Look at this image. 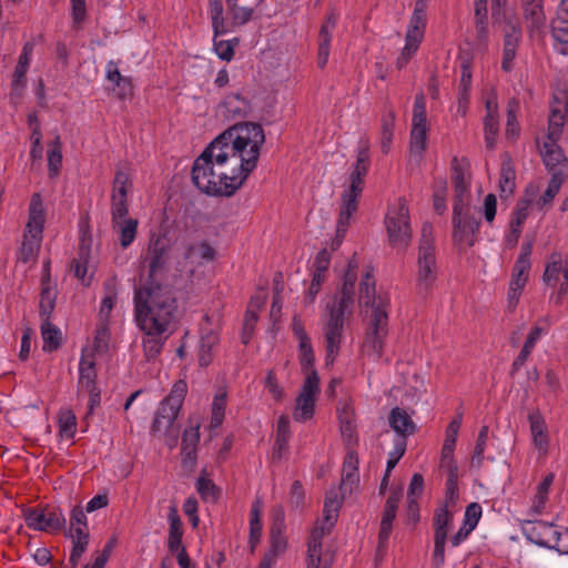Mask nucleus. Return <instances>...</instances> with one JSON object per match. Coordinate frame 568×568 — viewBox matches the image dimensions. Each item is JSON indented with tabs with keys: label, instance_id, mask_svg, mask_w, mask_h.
<instances>
[{
	"label": "nucleus",
	"instance_id": "nucleus-1",
	"mask_svg": "<svg viewBox=\"0 0 568 568\" xmlns=\"http://www.w3.org/2000/svg\"><path fill=\"white\" fill-rule=\"evenodd\" d=\"M264 142L265 133L260 123L237 122L214 138L205 150L217 165L230 162V173L243 184L256 168Z\"/></svg>",
	"mask_w": 568,
	"mask_h": 568
},
{
	"label": "nucleus",
	"instance_id": "nucleus-2",
	"mask_svg": "<svg viewBox=\"0 0 568 568\" xmlns=\"http://www.w3.org/2000/svg\"><path fill=\"white\" fill-rule=\"evenodd\" d=\"M135 321L146 335L162 334L178 311V300L170 285L146 278L134 292Z\"/></svg>",
	"mask_w": 568,
	"mask_h": 568
},
{
	"label": "nucleus",
	"instance_id": "nucleus-3",
	"mask_svg": "<svg viewBox=\"0 0 568 568\" xmlns=\"http://www.w3.org/2000/svg\"><path fill=\"white\" fill-rule=\"evenodd\" d=\"M213 155L204 149L193 162L192 183L209 196H232L243 184L230 172L215 173Z\"/></svg>",
	"mask_w": 568,
	"mask_h": 568
},
{
	"label": "nucleus",
	"instance_id": "nucleus-4",
	"mask_svg": "<svg viewBox=\"0 0 568 568\" xmlns=\"http://www.w3.org/2000/svg\"><path fill=\"white\" fill-rule=\"evenodd\" d=\"M342 506V499L338 498V494L335 489H329L325 494L324 500V521L327 527L323 526L321 529H314L311 532L307 542V558L306 568H331L334 560V555L322 552V539L326 532L335 526L337 521L338 510Z\"/></svg>",
	"mask_w": 568,
	"mask_h": 568
},
{
	"label": "nucleus",
	"instance_id": "nucleus-5",
	"mask_svg": "<svg viewBox=\"0 0 568 568\" xmlns=\"http://www.w3.org/2000/svg\"><path fill=\"white\" fill-rule=\"evenodd\" d=\"M169 216L160 225L158 234H152L148 244L149 272L146 278H155L159 271L165 270L173 257L178 237L166 223Z\"/></svg>",
	"mask_w": 568,
	"mask_h": 568
},
{
	"label": "nucleus",
	"instance_id": "nucleus-6",
	"mask_svg": "<svg viewBox=\"0 0 568 568\" xmlns=\"http://www.w3.org/2000/svg\"><path fill=\"white\" fill-rule=\"evenodd\" d=\"M437 278V265L433 239V226L425 222L422 227V237L418 250V294L426 295Z\"/></svg>",
	"mask_w": 568,
	"mask_h": 568
},
{
	"label": "nucleus",
	"instance_id": "nucleus-7",
	"mask_svg": "<svg viewBox=\"0 0 568 568\" xmlns=\"http://www.w3.org/2000/svg\"><path fill=\"white\" fill-rule=\"evenodd\" d=\"M371 163L369 145L368 142L361 141L357 151L356 162L351 173V185L343 194V203L339 213H355L357 211V199L364 189V178L368 172Z\"/></svg>",
	"mask_w": 568,
	"mask_h": 568
},
{
	"label": "nucleus",
	"instance_id": "nucleus-8",
	"mask_svg": "<svg viewBox=\"0 0 568 568\" xmlns=\"http://www.w3.org/2000/svg\"><path fill=\"white\" fill-rule=\"evenodd\" d=\"M388 297H381L378 306L372 307L368 327L365 333L364 345L369 347L378 356L382 355L385 338L388 334Z\"/></svg>",
	"mask_w": 568,
	"mask_h": 568
},
{
	"label": "nucleus",
	"instance_id": "nucleus-9",
	"mask_svg": "<svg viewBox=\"0 0 568 568\" xmlns=\"http://www.w3.org/2000/svg\"><path fill=\"white\" fill-rule=\"evenodd\" d=\"M187 393V384L183 379L176 381L170 394L160 403L155 413L151 430L158 433L162 429V422L165 420L166 427H172L182 408L183 400Z\"/></svg>",
	"mask_w": 568,
	"mask_h": 568
},
{
	"label": "nucleus",
	"instance_id": "nucleus-10",
	"mask_svg": "<svg viewBox=\"0 0 568 568\" xmlns=\"http://www.w3.org/2000/svg\"><path fill=\"white\" fill-rule=\"evenodd\" d=\"M27 526L33 530L58 532L65 529V517L59 507H27L23 509Z\"/></svg>",
	"mask_w": 568,
	"mask_h": 568
},
{
	"label": "nucleus",
	"instance_id": "nucleus-11",
	"mask_svg": "<svg viewBox=\"0 0 568 568\" xmlns=\"http://www.w3.org/2000/svg\"><path fill=\"white\" fill-rule=\"evenodd\" d=\"M453 513L447 509V504L437 507L434 513V551L432 556L433 568H440L445 562V545L447 534L453 523Z\"/></svg>",
	"mask_w": 568,
	"mask_h": 568
},
{
	"label": "nucleus",
	"instance_id": "nucleus-12",
	"mask_svg": "<svg viewBox=\"0 0 568 568\" xmlns=\"http://www.w3.org/2000/svg\"><path fill=\"white\" fill-rule=\"evenodd\" d=\"M306 377L296 398V407L293 417L296 422H306L314 416L315 400L320 394V376L316 369L305 373Z\"/></svg>",
	"mask_w": 568,
	"mask_h": 568
},
{
	"label": "nucleus",
	"instance_id": "nucleus-13",
	"mask_svg": "<svg viewBox=\"0 0 568 568\" xmlns=\"http://www.w3.org/2000/svg\"><path fill=\"white\" fill-rule=\"evenodd\" d=\"M481 219L475 215H454L453 239L459 251L470 247L476 242V234L479 230Z\"/></svg>",
	"mask_w": 568,
	"mask_h": 568
},
{
	"label": "nucleus",
	"instance_id": "nucleus-14",
	"mask_svg": "<svg viewBox=\"0 0 568 568\" xmlns=\"http://www.w3.org/2000/svg\"><path fill=\"white\" fill-rule=\"evenodd\" d=\"M200 419L197 417L191 416L189 418V426L183 433L181 443L182 463L186 468L192 469L196 465V452L200 442Z\"/></svg>",
	"mask_w": 568,
	"mask_h": 568
},
{
	"label": "nucleus",
	"instance_id": "nucleus-15",
	"mask_svg": "<svg viewBox=\"0 0 568 568\" xmlns=\"http://www.w3.org/2000/svg\"><path fill=\"white\" fill-rule=\"evenodd\" d=\"M130 169L126 164L118 165L113 180L112 194V212L111 213H129L126 205L128 191L132 187Z\"/></svg>",
	"mask_w": 568,
	"mask_h": 568
},
{
	"label": "nucleus",
	"instance_id": "nucleus-16",
	"mask_svg": "<svg viewBox=\"0 0 568 568\" xmlns=\"http://www.w3.org/2000/svg\"><path fill=\"white\" fill-rule=\"evenodd\" d=\"M385 225L393 247L408 246L412 235L409 215H385Z\"/></svg>",
	"mask_w": 568,
	"mask_h": 568
},
{
	"label": "nucleus",
	"instance_id": "nucleus-17",
	"mask_svg": "<svg viewBox=\"0 0 568 568\" xmlns=\"http://www.w3.org/2000/svg\"><path fill=\"white\" fill-rule=\"evenodd\" d=\"M541 156L546 168L551 173V175L556 172H562L565 176L567 175L568 161L564 151L557 144V141H546L544 143Z\"/></svg>",
	"mask_w": 568,
	"mask_h": 568
},
{
	"label": "nucleus",
	"instance_id": "nucleus-18",
	"mask_svg": "<svg viewBox=\"0 0 568 568\" xmlns=\"http://www.w3.org/2000/svg\"><path fill=\"white\" fill-rule=\"evenodd\" d=\"M552 524L544 520L528 521L527 526L524 527V532L527 539L540 547L551 549L552 532H555Z\"/></svg>",
	"mask_w": 568,
	"mask_h": 568
},
{
	"label": "nucleus",
	"instance_id": "nucleus-19",
	"mask_svg": "<svg viewBox=\"0 0 568 568\" xmlns=\"http://www.w3.org/2000/svg\"><path fill=\"white\" fill-rule=\"evenodd\" d=\"M528 422L530 425V433L535 447L540 454L546 455L549 447V436L547 433L545 418L540 410L532 409L528 414Z\"/></svg>",
	"mask_w": 568,
	"mask_h": 568
},
{
	"label": "nucleus",
	"instance_id": "nucleus-20",
	"mask_svg": "<svg viewBox=\"0 0 568 568\" xmlns=\"http://www.w3.org/2000/svg\"><path fill=\"white\" fill-rule=\"evenodd\" d=\"M220 106L225 110V116L231 120L245 118L252 110L250 100L241 93H230L221 102Z\"/></svg>",
	"mask_w": 568,
	"mask_h": 568
},
{
	"label": "nucleus",
	"instance_id": "nucleus-21",
	"mask_svg": "<svg viewBox=\"0 0 568 568\" xmlns=\"http://www.w3.org/2000/svg\"><path fill=\"white\" fill-rule=\"evenodd\" d=\"M388 423L392 429L404 439H407L408 436L414 435L416 432L414 420L408 413L400 407H394L390 410Z\"/></svg>",
	"mask_w": 568,
	"mask_h": 568
},
{
	"label": "nucleus",
	"instance_id": "nucleus-22",
	"mask_svg": "<svg viewBox=\"0 0 568 568\" xmlns=\"http://www.w3.org/2000/svg\"><path fill=\"white\" fill-rule=\"evenodd\" d=\"M113 229L120 234V245L126 248L136 236L139 221L128 215H112Z\"/></svg>",
	"mask_w": 568,
	"mask_h": 568
},
{
	"label": "nucleus",
	"instance_id": "nucleus-23",
	"mask_svg": "<svg viewBox=\"0 0 568 568\" xmlns=\"http://www.w3.org/2000/svg\"><path fill=\"white\" fill-rule=\"evenodd\" d=\"M169 520V537L168 548L170 552L175 554L179 548H182L183 542V524L175 506H171L168 515Z\"/></svg>",
	"mask_w": 568,
	"mask_h": 568
},
{
	"label": "nucleus",
	"instance_id": "nucleus-24",
	"mask_svg": "<svg viewBox=\"0 0 568 568\" xmlns=\"http://www.w3.org/2000/svg\"><path fill=\"white\" fill-rule=\"evenodd\" d=\"M358 464L359 460L356 450L346 452V456L343 463L342 483L339 489L345 490L346 486H349V491H352L353 486L358 484Z\"/></svg>",
	"mask_w": 568,
	"mask_h": 568
},
{
	"label": "nucleus",
	"instance_id": "nucleus-25",
	"mask_svg": "<svg viewBox=\"0 0 568 568\" xmlns=\"http://www.w3.org/2000/svg\"><path fill=\"white\" fill-rule=\"evenodd\" d=\"M326 308L329 314L325 326V339H331L332 337V339L342 341L345 318H348L351 315L346 312L341 313V310L335 308V303L327 304Z\"/></svg>",
	"mask_w": 568,
	"mask_h": 568
},
{
	"label": "nucleus",
	"instance_id": "nucleus-26",
	"mask_svg": "<svg viewBox=\"0 0 568 568\" xmlns=\"http://www.w3.org/2000/svg\"><path fill=\"white\" fill-rule=\"evenodd\" d=\"M524 18L530 22L531 30H539L546 23L544 0H520Z\"/></svg>",
	"mask_w": 568,
	"mask_h": 568
},
{
	"label": "nucleus",
	"instance_id": "nucleus-27",
	"mask_svg": "<svg viewBox=\"0 0 568 568\" xmlns=\"http://www.w3.org/2000/svg\"><path fill=\"white\" fill-rule=\"evenodd\" d=\"M516 172L515 166L511 161V158L508 153L504 154V160L500 168V178H499V193L501 199L508 197L510 194H513L516 184Z\"/></svg>",
	"mask_w": 568,
	"mask_h": 568
},
{
	"label": "nucleus",
	"instance_id": "nucleus-28",
	"mask_svg": "<svg viewBox=\"0 0 568 568\" xmlns=\"http://www.w3.org/2000/svg\"><path fill=\"white\" fill-rule=\"evenodd\" d=\"M396 508H392L390 506H384L378 531L377 556L383 557V555L386 552L387 541L393 530V523L396 518Z\"/></svg>",
	"mask_w": 568,
	"mask_h": 568
},
{
	"label": "nucleus",
	"instance_id": "nucleus-29",
	"mask_svg": "<svg viewBox=\"0 0 568 568\" xmlns=\"http://www.w3.org/2000/svg\"><path fill=\"white\" fill-rule=\"evenodd\" d=\"M41 335L43 339V351L52 353L62 346V333L58 326L52 324L50 320H42Z\"/></svg>",
	"mask_w": 568,
	"mask_h": 568
},
{
	"label": "nucleus",
	"instance_id": "nucleus-30",
	"mask_svg": "<svg viewBox=\"0 0 568 568\" xmlns=\"http://www.w3.org/2000/svg\"><path fill=\"white\" fill-rule=\"evenodd\" d=\"M541 334H542V328L539 326H535L530 331V333L528 334V336L524 343V346H523L520 353L513 362L511 369H510V376H514L524 366L528 356L530 355L531 351L534 349L536 342L538 341V338L540 337Z\"/></svg>",
	"mask_w": 568,
	"mask_h": 568
},
{
	"label": "nucleus",
	"instance_id": "nucleus-31",
	"mask_svg": "<svg viewBox=\"0 0 568 568\" xmlns=\"http://www.w3.org/2000/svg\"><path fill=\"white\" fill-rule=\"evenodd\" d=\"M452 170V182L454 189H468L470 185V175L466 178V173L469 170V161L467 158L454 156L450 162Z\"/></svg>",
	"mask_w": 568,
	"mask_h": 568
},
{
	"label": "nucleus",
	"instance_id": "nucleus-32",
	"mask_svg": "<svg viewBox=\"0 0 568 568\" xmlns=\"http://www.w3.org/2000/svg\"><path fill=\"white\" fill-rule=\"evenodd\" d=\"M504 48L505 50L517 51L523 37L521 26L518 17L507 20V27H504Z\"/></svg>",
	"mask_w": 568,
	"mask_h": 568
},
{
	"label": "nucleus",
	"instance_id": "nucleus-33",
	"mask_svg": "<svg viewBox=\"0 0 568 568\" xmlns=\"http://www.w3.org/2000/svg\"><path fill=\"white\" fill-rule=\"evenodd\" d=\"M395 111L393 109H388L382 116L381 123H382V131H381V145H382V152L388 153L392 142H393V135H394V128H395Z\"/></svg>",
	"mask_w": 568,
	"mask_h": 568
},
{
	"label": "nucleus",
	"instance_id": "nucleus-34",
	"mask_svg": "<svg viewBox=\"0 0 568 568\" xmlns=\"http://www.w3.org/2000/svg\"><path fill=\"white\" fill-rule=\"evenodd\" d=\"M475 7V28L477 38L484 41L488 37V9L487 0H474Z\"/></svg>",
	"mask_w": 568,
	"mask_h": 568
},
{
	"label": "nucleus",
	"instance_id": "nucleus-35",
	"mask_svg": "<svg viewBox=\"0 0 568 568\" xmlns=\"http://www.w3.org/2000/svg\"><path fill=\"white\" fill-rule=\"evenodd\" d=\"M79 233H80V243L78 248V255L80 260L84 262H89L91 245H92V235L90 232L89 224V215H84L79 221Z\"/></svg>",
	"mask_w": 568,
	"mask_h": 568
},
{
	"label": "nucleus",
	"instance_id": "nucleus-36",
	"mask_svg": "<svg viewBox=\"0 0 568 568\" xmlns=\"http://www.w3.org/2000/svg\"><path fill=\"white\" fill-rule=\"evenodd\" d=\"M209 7L214 37L217 38L229 32L230 28L226 26L225 19L223 17L222 0H209Z\"/></svg>",
	"mask_w": 568,
	"mask_h": 568
},
{
	"label": "nucleus",
	"instance_id": "nucleus-37",
	"mask_svg": "<svg viewBox=\"0 0 568 568\" xmlns=\"http://www.w3.org/2000/svg\"><path fill=\"white\" fill-rule=\"evenodd\" d=\"M565 175L562 172H556L552 174L548 186L542 195H540L536 202V210L541 211L548 203H551L557 193L560 190Z\"/></svg>",
	"mask_w": 568,
	"mask_h": 568
},
{
	"label": "nucleus",
	"instance_id": "nucleus-38",
	"mask_svg": "<svg viewBox=\"0 0 568 568\" xmlns=\"http://www.w3.org/2000/svg\"><path fill=\"white\" fill-rule=\"evenodd\" d=\"M62 165V143L60 135L49 143L48 150V170L51 178L58 175Z\"/></svg>",
	"mask_w": 568,
	"mask_h": 568
},
{
	"label": "nucleus",
	"instance_id": "nucleus-39",
	"mask_svg": "<svg viewBox=\"0 0 568 568\" xmlns=\"http://www.w3.org/2000/svg\"><path fill=\"white\" fill-rule=\"evenodd\" d=\"M44 223L45 215H29V220L23 233V240L39 242V244H41L43 237Z\"/></svg>",
	"mask_w": 568,
	"mask_h": 568
},
{
	"label": "nucleus",
	"instance_id": "nucleus-40",
	"mask_svg": "<svg viewBox=\"0 0 568 568\" xmlns=\"http://www.w3.org/2000/svg\"><path fill=\"white\" fill-rule=\"evenodd\" d=\"M381 297H388L387 295L376 294L375 281L366 282L361 281L359 283V304L366 308L378 306Z\"/></svg>",
	"mask_w": 568,
	"mask_h": 568
},
{
	"label": "nucleus",
	"instance_id": "nucleus-41",
	"mask_svg": "<svg viewBox=\"0 0 568 568\" xmlns=\"http://www.w3.org/2000/svg\"><path fill=\"white\" fill-rule=\"evenodd\" d=\"M216 342L217 336L213 333V331H209L206 334L201 335L199 348V364L201 367H206L211 364V349Z\"/></svg>",
	"mask_w": 568,
	"mask_h": 568
},
{
	"label": "nucleus",
	"instance_id": "nucleus-42",
	"mask_svg": "<svg viewBox=\"0 0 568 568\" xmlns=\"http://www.w3.org/2000/svg\"><path fill=\"white\" fill-rule=\"evenodd\" d=\"M196 490L204 500H207L210 497L212 500H216L221 495V489L206 477L205 469L201 471L197 478Z\"/></svg>",
	"mask_w": 568,
	"mask_h": 568
},
{
	"label": "nucleus",
	"instance_id": "nucleus-43",
	"mask_svg": "<svg viewBox=\"0 0 568 568\" xmlns=\"http://www.w3.org/2000/svg\"><path fill=\"white\" fill-rule=\"evenodd\" d=\"M95 363L92 361H87L83 357L79 364V385L83 388H90L92 386H97V372L94 369Z\"/></svg>",
	"mask_w": 568,
	"mask_h": 568
},
{
	"label": "nucleus",
	"instance_id": "nucleus-44",
	"mask_svg": "<svg viewBox=\"0 0 568 568\" xmlns=\"http://www.w3.org/2000/svg\"><path fill=\"white\" fill-rule=\"evenodd\" d=\"M458 432L457 420H452L446 428V437L440 453L442 463H445L447 458L454 457Z\"/></svg>",
	"mask_w": 568,
	"mask_h": 568
},
{
	"label": "nucleus",
	"instance_id": "nucleus-45",
	"mask_svg": "<svg viewBox=\"0 0 568 568\" xmlns=\"http://www.w3.org/2000/svg\"><path fill=\"white\" fill-rule=\"evenodd\" d=\"M39 315L41 320H50L55 307L57 293L50 286H41Z\"/></svg>",
	"mask_w": 568,
	"mask_h": 568
},
{
	"label": "nucleus",
	"instance_id": "nucleus-46",
	"mask_svg": "<svg viewBox=\"0 0 568 568\" xmlns=\"http://www.w3.org/2000/svg\"><path fill=\"white\" fill-rule=\"evenodd\" d=\"M226 407V392L217 393L212 404L211 426L220 427L223 423Z\"/></svg>",
	"mask_w": 568,
	"mask_h": 568
},
{
	"label": "nucleus",
	"instance_id": "nucleus-47",
	"mask_svg": "<svg viewBox=\"0 0 568 568\" xmlns=\"http://www.w3.org/2000/svg\"><path fill=\"white\" fill-rule=\"evenodd\" d=\"M518 109V102L513 99L508 102L507 109V123L505 134L508 139H517L520 132L519 124L517 121L516 111Z\"/></svg>",
	"mask_w": 568,
	"mask_h": 568
},
{
	"label": "nucleus",
	"instance_id": "nucleus-48",
	"mask_svg": "<svg viewBox=\"0 0 568 568\" xmlns=\"http://www.w3.org/2000/svg\"><path fill=\"white\" fill-rule=\"evenodd\" d=\"M564 128V115L560 110L552 109L550 111L549 120H548V132L547 139L549 141H558L562 134Z\"/></svg>",
	"mask_w": 568,
	"mask_h": 568
},
{
	"label": "nucleus",
	"instance_id": "nucleus-49",
	"mask_svg": "<svg viewBox=\"0 0 568 568\" xmlns=\"http://www.w3.org/2000/svg\"><path fill=\"white\" fill-rule=\"evenodd\" d=\"M195 253L205 261H213L216 255L215 250L206 241H202L199 244H190L185 248L184 260H190Z\"/></svg>",
	"mask_w": 568,
	"mask_h": 568
},
{
	"label": "nucleus",
	"instance_id": "nucleus-50",
	"mask_svg": "<svg viewBox=\"0 0 568 568\" xmlns=\"http://www.w3.org/2000/svg\"><path fill=\"white\" fill-rule=\"evenodd\" d=\"M457 59L460 62L462 69L459 88L470 89L473 55L468 51H460Z\"/></svg>",
	"mask_w": 568,
	"mask_h": 568
},
{
	"label": "nucleus",
	"instance_id": "nucleus-51",
	"mask_svg": "<svg viewBox=\"0 0 568 568\" xmlns=\"http://www.w3.org/2000/svg\"><path fill=\"white\" fill-rule=\"evenodd\" d=\"M300 364L303 373H310L315 369V356L311 339L298 344Z\"/></svg>",
	"mask_w": 568,
	"mask_h": 568
},
{
	"label": "nucleus",
	"instance_id": "nucleus-52",
	"mask_svg": "<svg viewBox=\"0 0 568 568\" xmlns=\"http://www.w3.org/2000/svg\"><path fill=\"white\" fill-rule=\"evenodd\" d=\"M412 128H427L426 101L423 92L415 97Z\"/></svg>",
	"mask_w": 568,
	"mask_h": 568
},
{
	"label": "nucleus",
	"instance_id": "nucleus-53",
	"mask_svg": "<svg viewBox=\"0 0 568 568\" xmlns=\"http://www.w3.org/2000/svg\"><path fill=\"white\" fill-rule=\"evenodd\" d=\"M527 216L528 215H516V217L510 222L509 232L505 239L507 247L513 248L517 245Z\"/></svg>",
	"mask_w": 568,
	"mask_h": 568
},
{
	"label": "nucleus",
	"instance_id": "nucleus-54",
	"mask_svg": "<svg viewBox=\"0 0 568 568\" xmlns=\"http://www.w3.org/2000/svg\"><path fill=\"white\" fill-rule=\"evenodd\" d=\"M551 34L557 42L568 44V17L557 16L551 20Z\"/></svg>",
	"mask_w": 568,
	"mask_h": 568
},
{
	"label": "nucleus",
	"instance_id": "nucleus-55",
	"mask_svg": "<svg viewBox=\"0 0 568 568\" xmlns=\"http://www.w3.org/2000/svg\"><path fill=\"white\" fill-rule=\"evenodd\" d=\"M227 9L232 16V28L243 26L247 23L254 13L253 8L240 7L239 2H235V6H227Z\"/></svg>",
	"mask_w": 568,
	"mask_h": 568
},
{
	"label": "nucleus",
	"instance_id": "nucleus-56",
	"mask_svg": "<svg viewBox=\"0 0 568 568\" xmlns=\"http://www.w3.org/2000/svg\"><path fill=\"white\" fill-rule=\"evenodd\" d=\"M258 320V314L255 310L247 308L244 315L243 329L241 341L244 345H247L254 334V328Z\"/></svg>",
	"mask_w": 568,
	"mask_h": 568
},
{
	"label": "nucleus",
	"instance_id": "nucleus-57",
	"mask_svg": "<svg viewBox=\"0 0 568 568\" xmlns=\"http://www.w3.org/2000/svg\"><path fill=\"white\" fill-rule=\"evenodd\" d=\"M77 430V417L72 410H67L59 418V433L61 436L73 438Z\"/></svg>",
	"mask_w": 568,
	"mask_h": 568
},
{
	"label": "nucleus",
	"instance_id": "nucleus-58",
	"mask_svg": "<svg viewBox=\"0 0 568 568\" xmlns=\"http://www.w3.org/2000/svg\"><path fill=\"white\" fill-rule=\"evenodd\" d=\"M488 438V426H483L479 430L474 454L471 457V466L480 467L484 459V452L486 448V442Z\"/></svg>",
	"mask_w": 568,
	"mask_h": 568
},
{
	"label": "nucleus",
	"instance_id": "nucleus-59",
	"mask_svg": "<svg viewBox=\"0 0 568 568\" xmlns=\"http://www.w3.org/2000/svg\"><path fill=\"white\" fill-rule=\"evenodd\" d=\"M64 536L71 538L72 547L88 548L90 541L89 528L85 527H70L64 531Z\"/></svg>",
	"mask_w": 568,
	"mask_h": 568
},
{
	"label": "nucleus",
	"instance_id": "nucleus-60",
	"mask_svg": "<svg viewBox=\"0 0 568 568\" xmlns=\"http://www.w3.org/2000/svg\"><path fill=\"white\" fill-rule=\"evenodd\" d=\"M555 475L552 473H549L544 477V479L539 483L537 487V494H536V501H535V509L537 511H540L547 501V496L549 493V488L554 481Z\"/></svg>",
	"mask_w": 568,
	"mask_h": 568
},
{
	"label": "nucleus",
	"instance_id": "nucleus-61",
	"mask_svg": "<svg viewBox=\"0 0 568 568\" xmlns=\"http://www.w3.org/2000/svg\"><path fill=\"white\" fill-rule=\"evenodd\" d=\"M428 128H412L410 131V151L422 154L426 150Z\"/></svg>",
	"mask_w": 568,
	"mask_h": 568
},
{
	"label": "nucleus",
	"instance_id": "nucleus-62",
	"mask_svg": "<svg viewBox=\"0 0 568 568\" xmlns=\"http://www.w3.org/2000/svg\"><path fill=\"white\" fill-rule=\"evenodd\" d=\"M285 529L270 528V548L274 552L280 555L284 554L287 548V538L285 536Z\"/></svg>",
	"mask_w": 568,
	"mask_h": 568
},
{
	"label": "nucleus",
	"instance_id": "nucleus-63",
	"mask_svg": "<svg viewBox=\"0 0 568 568\" xmlns=\"http://www.w3.org/2000/svg\"><path fill=\"white\" fill-rule=\"evenodd\" d=\"M469 187L454 189L453 213H467L469 211Z\"/></svg>",
	"mask_w": 568,
	"mask_h": 568
},
{
	"label": "nucleus",
	"instance_id": "nucleus-64",
	"mask_svg": "<svg viewBox=\"0 0 568 568\" xmlns=\"http://www.w3.org/2000/svg\"><path fill=\"white\" fill-rule=\"evenodd\" d=\"M531 266L516 263L514 264L511 272V280L509 286L517 288H525L528 282V273Z\"/></svg>",
	"mask_w": 568,
	"mask_h": 568
}]
</instances>
